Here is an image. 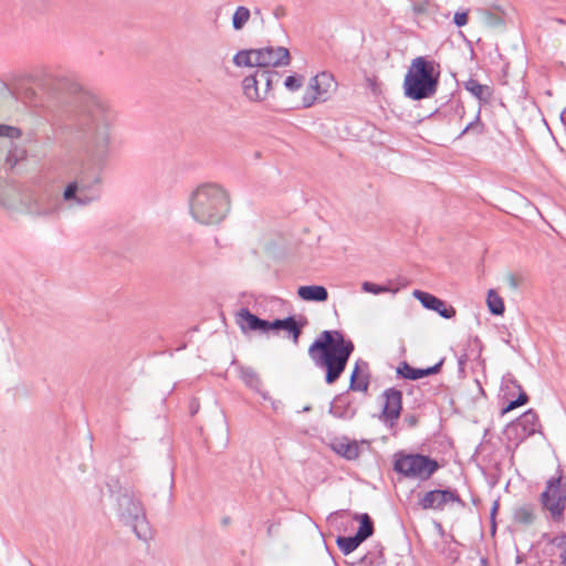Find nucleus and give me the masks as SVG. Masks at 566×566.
Wrapping results in <instances>:
<instances>
[{
    "label": "nucleus",
    "mask_w": 566,
    "mask_h": 566,
    "mask_svg": "<svg viewBox=\"0 0 566 566\" xmlns=\"http://www.w3.org/2000/svg\"><path fill=\"white\" fill-rule=\"evenodd\" d=\"M48 85L60 103L72 106L65 128L81 143L85 155L95 163H106L112 153V129L116 120L114 109L67 78H50Z\"/></svg>",
    "instance_id": "nucleus-1"
},
{
    "label": "nucleus",
    "mask_w": 566,
    "mask_h": 566,
    "mask_svg": "<svg viewBox=\"0 0 566 566\" xmlns=\"http://www.w3.org/2000/svg\"><path fill=\"white\" fill-rule=\"evenodd\" d=\"M355 350L352 339L338 329H325L310 345L307 354L316 368L325 371V382L335 384Z\"/></svg>",
    "instance_id": "nucleus-2"
},
{
    "label": "nucleus",
    "mask_w": 566,
    "mask_h": 566,
    "mask_svg": "<svg viewBox=\"0 0 566 566\" xmlns=\"http://www.w3.org/2000/svg\"><path fill=\"white\" fill-rule=\"evenodd\" d=\"M189 211L195 221L205 226L218 224L230 211V197L218 184L199 185L189 197Z\"/></svg>",
    "instance_id": "nucleus-3"
},
{
    "label": "nucleus",
    "mask_w": 566,
    "mask_h": 566,
    "mask_svg": "<svg viewBox=\"0 0 566 566\" xmlns=\"http://www.w3.org/2000/svg\"><path fill=\"white\" fill-rule=\"evenodd\" d=\"M440 65L427 56L415 57L403 78V94L412 101L432 97L438 90Z\"/></svg>",
    "instance_id": "nucleus-4"
},
{
    "label": "nucleus",
    "mask_w": 566,
    "mask_h": 566,
    "mask_svg": "<svg viewBox=\"0 0 566 566\" xmlns=\"http://www.w3.org/2000/svg\"><path fill=\"white\" fill-rule=\"evenodd\" d=\"M111 496L115 499L116 512L119 520L132 527L135 535L142 539L150 538L151 532L146 518L145 507L139 497L130 489L108 484Z\"/></svg>",
    "instance_id": "nucleus-5"
},
{
    "label": "nucleus",
    "mask_w": 566,
    "mask_h": 566,
    "mask_svg": "<svg viewBox=\"0 0 566 566\" xmlns=\"http://www.w3.org/2000/svg\"><path fill=\"white\" fill-rule=\"evenodd\" d=\"M103 191L102 177L96 171L81 172L70 181L64 191L63 200L70 207H85L101 199Z\"/></svg>",
    "instance_id": "nucleus-6"
},
{
    "label": "nucleus",
    "mask_w": 566,
    "mask_h": 566,
    "mask_svg": "<svg viewBox=\"0 0 566 566\" xmlns=\"http://www.w3.org/2000/svg\"><path fill=\"white\" fill-rule=\"evenodd\" d=\"M539 504L543 511L548 513V518L556 524H563L566 520V476L560 465L556 474L551 476L544 491L539 494Z\"/></svg>",
    "instance_id": "nucleus-7"
},
{
    "label": "nucleus",
    "mask_w": 566,
    "mask_h": 566,
    "mask_svg": "<svg viewBox=\"0 0 566 566\" xmlns=\"http://www.w3.org/2000/svg\"><path fill=\"white\" fill-rule=\"evenodd\" d=\"M392 469L407 479L428 481L440 469V464L429 455L399 450L394 454Z\"/></svg>",
    "instance_id": "nucleus-8"
},
{
    "label": "nucleus",
    "mask_w": 566,
    "mask_h": 566,
    "mask_svg": "<svg viewBox=\"0 0 566 566\" xmlns=\"http://www.w3.org/2000/svg\"><path fill=\"white\" fill-rule=\"evenodd\" d=\"M274 78L276 82L280 78V74L275 71L255 70L242 81L244 96L251 102L263 101L272 90Z\"/></svg>",
    "instance_id": "nucleus-9"
},
{
    "label": "nucleus",
    "mask_w": 566,
    "mask_h": 566,
    "mask_svg": "<svg viewBox=\"0 0 566 566\" xmlns=\"http://www.w3.org/2000/svg\"><path fill=\"white\" fill-rule=\"evenodd\" d=\"M536 432H541V423L538 415L533 409H528L507 424L505 430L507 439L514 441L516 444L523 442Z\"/></svg>",
    "instance_id": "nucleus-10"
},
{
    "label": "nucleus",
    "mask_w": 566,
    "mask_h": 566,
    "mask_svg": "<svg viewBox=\"0 0 566 566\" xmlns=\"http://www.w3.org/2000/svg\"><path fill=\"white\" fill-rule=\"evenodd\" d=\"M449 502H454L461 507H465V502L460 497L455 490L451 489H436L428 491L421 499H419L418 505L422 510L443 511L446 504Z\"/></svg>",
    "instance_id": "nucleus-11"
},
{
    "label": "nucleus",
    "mask_w": 566,
    "mask_h": 566,
    "mask_svg": "<svg viewBox=\"0 0 566 566\" xmlns=\"http://www.w3.org/2000/svg\"><path fill=\"white\" fill-rule=\"evenodd\" d=\"M256 70L287 66L291 63L290 51L284 46H265L256 49L254 62Z\"/></svg>",
    "instance_id": "nucleus-12"
},
{
    "label": "nucleus",
    "mask_w": 566,
    "mask_h": 566,
    "mask_svg": "<svg viewBox=\"0 0 566 566\" xmlns=\"http://www.w3.org/2000/svg\"><path fill=\"white\" fill-rule=\"evenodd\" d=\"M385 403L381 410L384 422L392 427L400 417L402 409V392L396 388H388L382 392Z\"/></svg>",
    "instance_id": "nucleus-13"
},
{
    "label": "nucleus",
    "mask_w": 566,
    "mask_h": 566,
    "mask_svg": "<svg viewBox=\"0 0 566 566\" xmlns=\"http://www.w3.org/2000/svg\"><path fill=\"white\" fill-rule=\"evenodd\" d=\"M412 295L421 303L424 308L437 312L441 317L446 319L453 318L457 314V311L453 306L447 305L444 301L434 296L433 294L420 290H415Z\"/></svg>",
    "instance_id": "nucleus-14"
},
{
    "label": "nucleus",
    "mask_w": 566,
    "mask_h": 566,
    "mask_svg": "<svg viewBox=\"0 0 566 566\" xmlns=\"http://www.w3.org/2000/svg\"><path fill=\"white\" fill-rule=\"evenodd\" d=\"M511 388L518 390V396L514 400H510L509 403L502 409V415L507 413L515 408L523 406L528 402V396L523 390L521 384L516 380L513 374L507 373L502 378L501 390L504 391V397L510 395Z\"/></svg>",
    "instance_id": "nucleus-15"
},
{
    "label": "nucleus",
    "mask_w": 566,
    "mask_h": 566,
    "mask_svg": "<svg viewBox=\"0 0 566 566\" xmlns=\"http://www.w3.org/2000/svg\"><path fill=\"white\" fill-rule=\"evenodd\" d=\"M25 209L35 216L52 217L55 216L60 209V200L57 197H51L49 195L41 196L36 199L30 197Z\"/></svg>",
    "instance_id": "nucleus-16"
},
{
    "label": "nucleus",
    "mask_w": 566,
    "mask_h": 566,
    "mask_svg": "<svg viewBox=\"0 0 566 566\" xmlns=\"http://www.w3.org/2000/svg\"><path fill=\"white\" fill-rule=\"evenodd\" d=\"M369 365L361 358L357 359L349 378L348 390L367 392L369 388Z\"/></svg>",
    "instance_id": "nucleus-17"
},
{
    "label": "nucleus",
    "mask_w": 566,
    "mask_h": 566,
    "mask_svg": "<svg viewBox=\"0 0 566 566\" xmlns=\"http://www.w3.org/2000/svg\"><path fill=\"white\" fill-rule=\"evenodd\" d=\"M442 365L443 359H441L433 366L427 368H415L410 366L407 361H402L397 367V375L401 376L405 379L418 380L420 378L439 373L441 370Z\"/></svg>",
    "instance_id": "nucleus-18"
},
{
    "label": "nucleus",
    "mask_w": 566,
    "mask_h": 566,
    "mask_svg": "<svg viewBox=\"0 0 566 566\" xmlns=\"http://www.w3.org/2000/svg\"><path fill=\"white\" fill-rule=\"evenodd\" d=\"M482 352V343L479 337L469 338L463 352L458 355V369L460 374H464L465 365L469 360L480 359Z\"/></svg>",
    "instance_id": "nucleus-19"
},
{
    "label": "nucleus",
    "mask_w": 566,
    "mask_h": 566,
    "mask_svg": "<svg viewBox=\"0 0 566 566\" xmlns=\"http://www.w3.org/2000/svg\"><path fill=\"white\" fill-rule=\"evenodd\" d=\"M329 413L342 420H350L355 417L356 409L344 395H338L329 406Z\"/></svg>",
    "instance_id": "nucleus-20"
},
{
    "label": "nucleus",
    "mask_w": 566,
    "mask_h": 566,
    "mask_svg": "<svg viewBox=\"0 0 566 566\" xmlns=\"http://www.w3.org/2000/svg\"><path fill=\"white\" fill-rule=\"evenodd\" d=\"M332 449L342 458L354 461L360 455V448L358 443L354 441H349L347 438H343L340 440H336L332 443Z\"/></svg>",
    "instance_id": "nucleus-21"
},
{
    "label": "nucleus",
    "mask_w": 566,
    "mask_h": 566,
    "mask_svg": "<svg viewBox=\"0 0 566 566\" xmlns=\"http://www.w3.org/2000/svg\"><path fill=\"white\" fill-rule=\"evenodd\" d=\"M297 296L306 302H326L327 289L323 285H302L297 289Z\"/></svg>",
    "instance_id": "nucleus-22"
},
{
    "label": "nucleus",
    "mask_w": 566,
    "mask_h": 566,
    "mask_svg": "<svg viewBox=\"0 0 566 566\" xmlns=\"http://www.w3.org/2000/svg\"><path fill=\"white\" fill-rule=\"evenodd\" d=\"M464 88L483 104L489 103L493 95V90L489 85L481 84L475 78L465 81Z\"/></svg>",
    "instance_id": "nucleus-23"
},
{
    "label": "nucleus",
    "mask_w": 566,
    "mask_h": 566,
    "mask_svg": "<svg viewBox=\"0 0 566 566\" xmlns=\"http://www.w3.org/2000/svg\"><path fill=\"white\" fill-rule=\"evenodd\" d=\"M536 518V507L532 503L523 504L513 512V521L520 525L530 526L535 523Z\"/></svg>",
    "instance_id": "nucleus-24"
},
{
    "label": "nucleus",
    "mask_w": 566,
    "mask_h": 566,
    "mask_svg": "<svg viewBox=\"0 0 566 566\" xmlns=\"http://www.w3.org/2000/svg\"><path fill=\"white\" fill-rule=\"evenodd\" d=\"M353 520L359 523L358 530L355 535L361 541L365 542L369 537L374 535L375 526L374 521L369 516L368 513H355L353 515Z\"/></svg>",
    "instance_id": "nucleus-25"
},
{
    "label": "nucleus",
    "mask_w": 566,
    "mask_h": 566,
    "mask_svg": "<svg viewBox=\"0 0 566 566\" xmlns=\"http://www.w3.org/2000/svg\"><path fill=\"white\" fill-rule=\"evenodd\" d=\"M233 365L237 366L238 376L242 380V382L247 387H249L255 391H260L261 379H260L259 375L256 374V371L252 367L243 366V365L237 364L235 361H233Z\"/></svg>",
    "instance_id": "nucleus-26"
},
{
    "label": "nucleus",
    "mask_w": 566,
    "mask_h": 566,
    "mask_svg": "<svg viewBox=\"0 0 566 566\" xmlns=\"http://www.w3.org/2000/svg\"><path fill=\"white\" fill-rule=\"evenodd\" d=\"M260 317L251 313L249 308H241L238 313V323L243 332L256 331Z\"/></svg>",
    "instance_id": "nucleus-27"
},
{
    "label": "nucleus",
    "mask_w": 566,
    "mask_h": 566,
    "mask_svg": "<svg viewBox=\"0 0 566 566\" xmlns=\"http://www.w3.org/2000/svg\"><path fill=\"white\" fill-rule=\"evenodd\" d=\"M285 319H286V322H284L285 324L283 325L282 331L287 332L289 336L292 338L293 343L296 345V344H298V339L302 334V328L304 327L306 322H304V323L297 322L294 315H290V316L285 317Z\"/></svg>",
    "instance_id": "nucleus-28"
},
{
    "label": "nucleus",
    "mask_w": 566,
    "mask_h": 566,
    "mask_svg": "<svg viewBox=\"0 0 566 566\" xmlns=\"http://www.w3.org/2000/svg\"><path fill=\"white\" fill-rule=\"evenodd\" d=\"M363 542L356 536H337L336 545L344 555H349L358 548Z\"/></svg>",
    "instance_id": "nucleus-29"
},
{
    "label": "nucleus",
    "mask_w": 566,
    "mask_h": 566,
    "mask_svg": "<svg viewBox=\"0 0 566 566\" xmlns=\"http://www.w3.org/2000/svg\"><path fill=\"white\" fill-rule=\"evenodd\" d=\"M318 78H331V75L323 72L321 75H317L315 77L312 78V84H311V87L314 92H306L304 95H303V98H302V104H303V107L304 108H308L311 107L315 101H316V94L319 93V84H318Z\"/></svg>",
    "instance_id": "nucleus-30"
},
{
    "label": "nucleus",
    "mask_w": 566,
    "mask_h": 566,
    "mask_svg": "<svg viewBox=\"0 0 566 566\" xmlns=\"http://www.w3.org/2000/svg\"><path fill=\"white\" fill-rule=\"evenodd\" d=\"M256 49L250 50H241L237 52L232 59V62L235 66H248L253 67L256 66L254 62Z\"/></svg>",
    "instance_id": "nucleus-31"
},
{
    "label": "nucleus",
    "mask_w": 566,
    "mask_h": 566,
    "mask_svg": "<svg viewBox=\"0 0 566 566\" xmlns=\"http://www.w3.org/2000/svg\"><path fill=\"white\" fill-rule=\"evenodd\" d=\"M489 311L493 315H502L505 311L502 297L494 291L490 290L486 297Z\"/></svg>",
    "instance_id": "nucleus-32"
},
{
    "label": "nucleus",
    "mask_w": 566,
    "mask_h": 566,
    "mask_svg": "<svg viewBox=\"0 0 566 566\" xmlns=\"http://www.w3.org/2000/svg\"><path fill=\"white\" fill-rule=\"evenodd\" d=\"M250 19V10L247 7L240 6L233 13L232 28L235 31L241 30Z\"/></svg>",
    "instance_id": "nucleus-33"
},
{
    "label": "nucleus",
    "mask_w": 566,
    "mask_h": 566,
    "mask_svg": "<svg viewBox=\"0 0 566 566\" xmlns=\"http://www.w3.org/2000/svg\"><path fill=\"white\" fill-rule=\"evenodd\" d=\"M547 542L559 551L558 557L560 564L566 566V533L555 535Z\"/></svg>",
    "instance_id": "nucleus-34"
},
{
    "label": "nucleus",
    "mask_w": 566,
    "mask_h": 566,
    "mask_svg": "<svg viewBox=\"0 0 566 566\" xmlns=\"http://www.w3.org/2000/svg\"><path fill=\"white\" fill-rule=\"evenodd\" d=\"M361 290L364 292H366V293H371V294H375V295H378V294H381V293H387V292H390V291L392 293H396V290H391L389 286L376 284V283H373V282H369V281H365L361 284Z\"/></svg>",
    "instance_id": "nucleus-35"
},
{
    "label": "nucleus",
    "mask_w": 566,
    "mask_h": 566,
    "mask_svg": "<svg viewBox=\"0 0 566 566\" xmlns=\"http://www.w3.org/2000/svg\"><path fill=\"white\" fill-rule=\"evenodd\" d=\"M22 135L20 128L11 125L0 124V137L10 139L19 138Z\"/></svg>",
    "instance_id": "nucleus-36"
},
{
    "label": "nucleus",
    "mask_w": 566,
    "mask_h": 566,
    "mask_svg": "<svg viewBox=\"0 0 566 566\" xmlns=\"http://www.w3.org/2000/svg\"><path fill=\"white\" fill-rule=\"evenodd\" d=\"M303 85L302 75H289L284 81V86L291 92L298 91Z\"/></svg>",
    "instance_id": "nucleus-37"
},
{
    "label": "nucleus",
    "mask_w": 566,
    "mask_h": 566,
    "mask_svg": "<svg viewBox=\"0 0 566 566\" xmlns=\"http://www.w3.org/2000/svg\"><path fill=\"white\" fill-rule=\"evenodd\" d=\"M453 23L461 28L468 23V11L455 12Z\"/></svg>",
    "instance_id": "nucleus-38"
},
{
    "label": "nucleus",
    "mask_w": 566,
    "mask_h": 566,
    "mask_svg": "<svg viewBox=\"0 0 566 566\" xmlns=\"http://www.w3.org/2000/svg\"><path fill=\"white\" fill-rule=\"evenodd\" d=\"M480 128L479 133L483 132V124L480 122V112L476 114L475 119L467 125V129Z\"/></svg>",
    "instance_id": "nucleus-39"
},
{
    "label": "nucleus",
    "mask_w": 566,
    "mask_h": 566,
    "mask_svg": "<svg viewBox=\"0 0 566 566\" xmlns=\"http://www.w3.org/2000/svg\"><path fill=\"white\" fill-rule=\"evenodd\" d=\"M403 421L409 428H413L418 424L419 418L417 415H406Z\"/></svg>",
    "instance_id": "nucleus-40"
},
{
    "label": "nucleus",
    "mask_w": 566,
    "mask_h": 566,
    "mask_svg": "<svg viewBox=\"0 0 566 566\" xmlns=\"http://www.w3.org/2000/svg\"><path fill=\"white\" fill-rule=\"evenodd\" d=\"M256 331H260V332H262V333H268V332H270V331H271L270 321H266V319L260 318V319H259L258 327H256Z\"/></svg>",
    "instance_id": "nucleus-41"
},
{
    "label": "nucleus",
    "mask_w": 566,
    "mask_h": 566,
    "mask_svg": "<svg viewBox=\"0 0 566 566\" xmlns=\"http://www.w3.org/2000/svg\"><path fill=\"white\" fill-rule=\"evenodd\" d=\"M284 322H286L285 317L276 318V319L270 322L271 331H274V332L281 331L283 325L285 324Z\"/></svg>",
    "instance_id": "nucleus-42"
},
{
    "label": "nucleus",
    "mask_w": 566,
    "mask_h": 566,
    "mask_svg": "<svg viewBox=\"0 0 566 566\" xmlns=\"http://www.w3.org/2000/svg\"><path fill=\"white\" fill-rule=\"evenodd\" d=\"M497 509H499V502L495 501L492 505V509H491V513H490V517H491V523H492V531L494 532L495 531V514L497 512Z\"/></svg>",
    "instance_id": "nucleus-43"
},
{
    "label": "nucleus",
    "mask_w": 566,
    "mask_h": 566,
    "mask_svg": "<svg viewBox=\"0 0 566 566\" xmlns=\"http://www.w3.org/2000/svg\"><path fill=\"white\" fill-rule=\"evenodd\" d=\"M190 415L193 416L199 410V401L197 399H192L189 405Z\"/></svg>",
    "instance_id": "nucleus-44"
},
{
    "label": "nucleus",
    "mask_w": 566,
    "mask_h": 566,
    "mask_svg": "<svg viewBox=\"0 0 566 566\" xmlns=\"http://www.w3.org/2000/svg\"><path fill=\"white\" fill-rule=\"evenodd\" d=\"M7 161L10 164L11 167H13L15 165V163L18 161V159L17 158L13 159L11 155H8Z\"/></svg>",
    "instance_id": "nucleus-45"
},
{
    "label": "nucleus",
    "mask_w": 566,
    "mask_h": 566,
    "mask_svg": "<svg viewBox=\"0 0 566 566\" xmlns=\"http://www.w3.org/2000/svg\"><path fill=\"white\" fill-rule=\"evenodd\" d=\"M510 283H511V286H512V287H514V289H516V287H517V283H516V281H515V277H514V276H511V277H510Z\"/></svg>",
    "instance_id": "nucleus-46"
},
{
    "label": "nucleus",
    "mask_w": 566,
    "mask_h": 566,
    "mask_svg": "<svg viewBox=\"0 0 566 566\" xmlns=\"http://www.w3.org/2000/svg\"><path fill=\"white\" fill-rule=\"evenodd\" d=\"M554 21H556L559 24H566V21L562 18H556V19H554Z\"/></svg>",
    "instance_id": "nucleus-47"
},
{
    "label": "nucleus",
    "mask_w": 566,
    "mask_h": 566,
    "mask_svg": "<svg viewBox=\"0 0 566 566\" xmlns=\"http://www.w3.org/2000/svg\"><path fill=\"white\" fill-rule=\"evenodd\" d=\"M470 129H467V126L464 127V129L461 132V134L459 135V137L463 136L464 134H467Z\"/></svg>",
    "instance_id": "nucleus-48"
},
{
    "label": "nucleus",
    "mask_w": 566,
    "mask_h": 566,
    "mask_svg": "<svg viewBox=\"0 0 566 566\" xmlns=\"http://www.w3.org/2000/svg\"><path fill=\"white\" fill-rule=\"evenodd\" d=\"M303 410H304V411H308V410H311V407H308V406H307V407H304V409H303Z\"/></svg>",
    "instance_id": "nucleus-49"
}]
</instances>
